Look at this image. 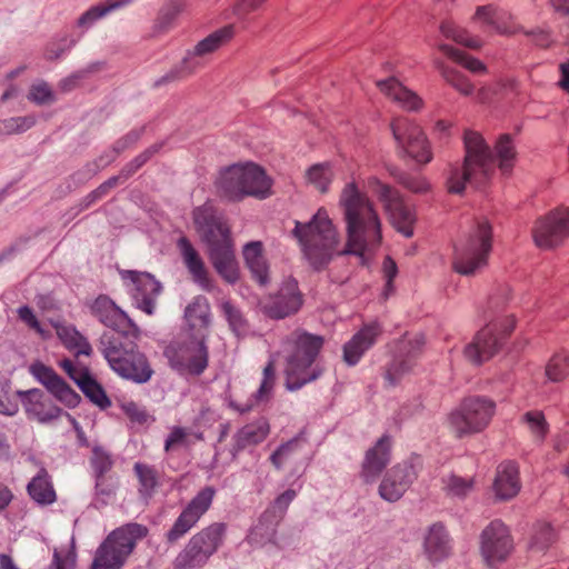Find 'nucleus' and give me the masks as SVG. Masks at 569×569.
<instances>
[{
	"label": "nucleus",
	"mask_w": 569,
	"mask_h": 569,
	"mask_svg": "<svg viewBox=\"0 0 569 569\" xmlns=\"http://www.w3.org/2000/svg\"><path fill=\"white\" fill-rule=\"evenodd\" d=\"M147 533V527L136 522L117 528L98 547L91 569H120Z\"/></svg>",
	"instance_id": "nucleus-8"
},
{
	"label": "nucleus",
	"mask_w": 569,
	"mask_h": 569,
	"mask_svg": "<svg viewBox=\"0 0 569 569\" xmlns=\"http://www.w3.org/2000/svg\"><path fill=\"white\" fill-rule=\"evenodd\" d=\"M17 392L12 391L9 379L0 376V413L4 416H14L19 411Z\"/></svg>",
	"instance_id": "nucleus-46"
},
{
	"label": "nucleus",
	"mask_w": 569,
	"mask_h": 569,
	"mask_svg": "<svg viewBox=\"0 0 569 569\" xmlns=\"http://www.w3.org/2000/svg\"><path fill=\"white\" fill-rule=\"evenodd\" d=\"M214 184L218 193L230 201H241L248 197L263 200L272 193L271 178L260 166L252 162L222 169Z\"/></svg>",
	"instance_id": "nucleus-5"
},
{
	"label": "nucleus",
	"mask_w": 569,
	"mask_h": 569,
	"mask_svg": "<svg viewBox=\"0 0 569 569\" xmlns=\"http://www.w3.org/2000/svg\"><path fill=\"white\" fill-rule=\"evenodd\" d=\"M521 421L526 425L535 442L541 443L545 440L549 425L541 411H528L522 416Z\"/></svg>",
	"instance_id": "nucleus-43"
},
{
	"label": "nucleus",
	"mask_w": 569,
	"mask_h": 569,
	"mask_svg": "<svg viewBox=\"0 0 569 569\" xmlns=\"http://www.w3.org/2000/svg\"><path fill=\"white\" fill-rule=\"evenodd\" d=\"M421 467L418 457L410 458L393 466L379 486L380 497L389 502L398 501L417 479Z\"/></svg>",
	"instance_id": "nucleus-16"
},
{
	"label": "nucleus",
	"mask_w": 569,
	"mask_h": 569,
	"mask_svg": "<svg viewBox=\"0 0 569 569\" xmlns=\"http://www.w3.org/2000/svg\"><path fill=\"white\" fill-rule=\"evenodd\" d=\"M339 204L346 221V243L341 247L339 232L325 208H319L307 222L295 221L291 233L302 257L315 270H322L338 256L353 254L367 264L369 256L380 246V220L372 203L353 183L341 191Z\"/></svg>",
	"instance_id": "nucleus-1"
},
{
	"label": "nucleus",
	"mask_w": 569,
	"mask_h": 569,
	"mask_svg": "<svg viewBox=\"0 0 569 569\" xmlns=\"http://www.w3.org/2000/svg\"><path fill=\"white\" fill-rule=\"evenodd\" d=\"M27 98L29 101L38 106L51 104L56 101L53 90L43 80H37L30 86Z\"/></svg>",
	"instance_id": "nucleus-49"
},
{
	"label": "nucleus",
	"mask_w": 569,
	"mask_h": 569,
	"mask_svg": "<svg viewBox=\"0 0 569 569\" xmlns=\"http://www.w3.org/2000/svg\"><path fill=\"white\" fill-rule=\"evenodd\" d=\"M498 167L502 173H508L515 166L517 152L509 134H502L496 143Z\"/></svg>",
	"instance_id": "nucleus-42"
},
{
	"label": "nucleus",
	"mask_w": 569,
	"mask_h": 569,
	"mask_svg": "<svg viewBox=\"0 0 569 569\" xmlns=\"http://www.w3.org/2000/svg\"><path fill=\"white\" fill-rule=\"evenodd\" d=\"M193 222L208 246V253L217 273L228 283L239 279L230 228L210 203L193 210Z\"/></svg>",
	"instance_id": "nucleus-2"
},
{
	"label": "nucleus",
	"mask_w": 569,
	"mask_h": 569,
	"mask_svg": "<svg viewBox=\"0 0 569 569\" xmlns=\"http://www.w3.org/2000/svg\"><path fill=\"white\" fill-rule=\"evenodd\" d=\"M120 276L123 281H129L127 284L130 286L134 306L147 315H152L156 308V299L161 292L160 282L148 272L120 270Z\"/></svg>",
	"instance_id": "nucleus-18"
},
{
	"label": "nucleus",
	"mask_w": 569,
	"mask_h": 569,
	"mask_svg": "<svg viewBox=\"0 0 569 569\" xmlns=\"http://www.w3.org/2000/svg\"><path fill=\"white\" fill-rule=\"evenodd\" d=\"M133 1L134 0H106L103 3L92 6L79 17L78 26L81 28H88L99 19L129 6Z\"/></svg>",
	"instance_id": "nucleus-37"
},
{
	"label": "nucleus",
	"mask_w": 569,
	"mask_h": 569,
	"mask_svg": "<svg viewBox=\"0 0 569 569\" xmlns=\"http://www.w3.org/2000/svg\"><path fill=\"white\" fill-rule=\"evenodd\" d=\"M243 258L252 278L261 286L269 281V264L261 241L248 242L243 248Z\"/></svg>",
	"instance_id": "nucleus-32"
},
{
	"label": "nucleus",
	"mask_w": 569,
	"mask_h": 569,
	"mask_svg": "<svg viewBox=\"0 0 569 569\" xmlns=\"http://www.w3.org/2000/svg\"><path fill=\"white\" fill-rule=\"evenodd\" d=\"M390 448V438L388 436H383L367 451L361 471V475L367 482L373 481L389 463Z\"/></svg>",
	"instance_id": "nucleus-28"
},
{
	"label": "nucleus",
	"mask_w": 569,
	"mask_h": 569,
	"mask_svg": "<svg viewBox=\"0 0 569 569\" xmlns=\"http://www.w3.org/2000/svg\"><path fill=\"white\" fill-rule=\"evenodd\" d=\"M492 249V228L487 220L478 221L455 248L452 268L461 276H475L488 266Z\"/></svg>",
	"instance_id": "nucleus-7"
},
{
	"label": "nucleus",
	"mask_w": 569,
	"mask_h": 569,
	"mask_svg": "<svg viewBox=\"0 0 569 569\" xmlns=\"http://www.w3.org/2000/svg\"><path fill=\"white\" fill-rule=\"evenodd\" d=\"M90 466L94 477H102L111 470L113 459L104 448L96 446L90 457Z\"/></svg>",
	"instance_id": "nucleus-51"
},
{
	"label": "nucleus",
	"mask_w": 569,
	"mask_h": 569,
	"mask_svg": "<svg viewBox=\"0 0 569 569\" xmlns=\"http://www.w3.org/2000/svg\"><path fill=\"white\" fill-rule=\"evenodd\" d=\"M569 375V353L560 351L556 353L546 367V376L549 380L558 382Z\"/></svg>",
	"instance_id": "nucleus-47"
},
{
	"label": "nucleus",
	"mask_w": 569,
	"mask_h": 569,
	"mask_svg": "<svg viewBox=\"0 0 569 569\" xmlns=\"http://www.w3.org/2000/svg\"><path fill=\"white\" fill-rule=\"evenodd\" d=\"M496 411V403L486 397H468L448 416L449 430L462 438L485 430Z\"/></svg>",
	"instance_id": "nucleus-9"
},
{
	"label": "nucleus",
	"mask_w": 569,
	"mask_h": 569,
	"mask_svg": "<svg viewBox=\"0 0 569 569\" xmlns=\"http://www.w3.org/2000/svg\"><path fill=\"white\" fill-rule=\"evenodd\" d=\"M180 254L192 282L203 291H212L213 282L204 260L184 237H180Z\"/></svg>",
	"instance_id": "nucleus-23"
},
{
	"label": "nucleus",
	"mask_w": 569,
	"mask_h": 569,
	"mask_svg": "<svg viewBox=\"0 0 569 569\" xmlns=\"http://www.w3.org/2000/svg\"><path fill=\"white\" fill-rule=\"evenodd\" d=\"M96 486H94V495L98 501L102 505H107L109 499L114 495L117 486L116 482L111 480V478L94 477Z\"/></svg>",
	"instance_id": "nucleus-60"
},
{
	"label": "nucleus",
	"mask_w": 569,
	"mask_h": 569,
	"mask_svg": "<svg viewBox=\"0 0 569 569\" xmlns=\"http://www.w3.org/2000/svg\"><path fill=\"white\" fill-rule=\"evenodd\" d=\"M91 315L106 327L114 330V333L126 332L128 328L137 331V327L108 296H98L90 305Z\"/></svg>",
	"instance_id": "nucleus-20"
},
{
	"label": "nucleus",
	"mask_w": 569,
	"mask_h": 569,
	"mask_svg": "<svg viewBox=\"0 0 569 569\" xmlns=\"http://www.w3.org/2000/svg\"><path fill=\"white\" fill-rule=\"evenodd\" d=\"M425 552L430 561H440L450 553V539L446 528L440 523L432 525L425 538Z\"/></svg>",
	"instance_id": "nucleus-33"
},
{
	"label": "nucleus",
	"mask_w": 569,
	"mask_h": 569,
	"mask_svg": "<svg viewBox=\"0 0 569 569\" xmlns=\"http://www.w3.org/2000/svg\"><path fill=\"white\" fill-rule=\"evenodd\" d=\"M382 333V328L378 322L365 325L352 338L343 346V360L349 366L357 365L361 357L368 351Z\"/></svg>",
	"instance_id": "nucleus-24"
},
{
	"label": "nucleus",
	"mask_w": 569,
	"mask_h": 569,
	"mask_svg": "<svg viewBox=\"0 0 569 569\" xmlns=\"http://www.w3.org/2000/svg\"><path fill=\"white\" fill-rule=\"evenodd\" d=\"M516 321L512 316H507L501 320H495L480 329L473 340L466 346L465 357L477 365L493 357L505 338L515 329Z\"/></svg>",
	"instance_id": "nucleus-11"
},
{
	"label": "nucleus",
	"mask_w": 569,
	"mask_h": 569,
	"mask_svg": "<svg viewBox=\"0 0 569 569\" xmlns=\"http://www.w3.org/2000/svg\"><path fill=\"white\" fill-rule=\"evenodd\" d=\"M302 305V297L295 279L286 280L276 295L260 300L264 315L272 319H283L296 313Z\"/></svg>",
	"instance_id": "nucleus-19"
},
{
	"label": "nucleus",
	"mask_w": 569,
	"mask_h": 569,
	"mask_svg": "<svg viewBox=\"0 0 569 569\" xmlns=\"http://www.w3.org/2000/svg\"><path fill=\"white\" fill-rule=\"evenodd\" d=\"M445 490L448 495L463 498L473 489V480L451 475L443 479Z\"/></svg>",
	"instance_id": "nucleus-54"
},
{
	"label": "nucleus",
	"mask_w": 569,
	"mask_h": 569,
	"mask_svg": "<svg viewBox=\"0 0 569 569\" xmlns=\"http://www.w3.org/2000/svg\"><path fill=\"white\" fill-rule=\"evenodd\" d=\"M377 84L382 93H385L406 110H418L422 104L421 99L415 92L403 87L395 78L379 81Z\"/></svg>",
	"instance_id": "nucleus-34"
},
{
	"label": "nucleus",
	"mask_w": 569,
	"mask_h": 569,
	"mask_svg": "<svg viewBox=\"0 0 569 569\" xmlns=\"http://www.w3.org/2000/svg\"><path fill=\"white\" fill-rule=\"evenodd\" d=\"M28 492L40 505H50L56 500V492L43 469L29 482Z\"/></svg>",
	"instance_id": "nucleus-41"
},
{
	"label": "nucleus",
	"mask_w": 569,
	"mask_h": 569,
	"mask_svg": "<svg viewBox=\"0 0 569 569\" xmlns=\"http://www.w3.org/2000/svg\"><path fill=\"white\" fill-rule=\"evenodd\" d=\"M224 525L212 523L192 537L184 551L183 568L201 567L218 549L224 533Z\"/></svg>",
	"instance_id": "nucleus-17"
},
{
	"label": "nucleus",
	"mask_w": 569,
	"mask_h": 569,
	"mask_svg": "<svg viewBox=\"0 0 569 569\" xmlns=\"http://www.w3.org/2000/svg\"><path fill=\"white\" fill-rule=\"evenodd\" d=\"M373 191L383 203L389 213L391 224L406 238L413 236V226L417 220L416 210L408 204L402 196L393 188L378 180H373Z\"/></svg>",
	"instance_id": "nucleus-14"
},
{
	"label": "nucleus",
	"mask_w": 569,
	"mask_h": 569,
	"mask_svg": "<svg viewBox=\"0 0 569 569\" xmlns=\"http://www.w3.org/2000/svg\"><path fill=\"white\" fill-rule=\"evenodd\" d=\"M31 375L42 383L50 393L66 406L73 408L79 401L78 393L50 367L36 362L30 366Z\"/></svg>",
	"instance_id": "nucleus-21"
},
{
	"label": "nucleus",
	"mask_w": 569,
	"mask_h": 569,
	"mask_svg": "<svg viewBox=\"0 0 569 569\" xmlns=\"http://www.w3.org/2000/svg\"><path fill=\"white\" fill-rule=\"evenodd\" d=\"M221 309L231 330L236 335L243 333L247 329V323L241 311L230 301H223Z\"/></svg>",
	"instance_id": "nucleus-55"
},
{
	"label": "nucleus",
	"mask_w": 569,
	"mask_h": 569,
	"mask_svg": "<svg viewBox=\"0 0 569 569\" xmlns=\"http://www.w3.org/2000/svg\"><path fill=\"white\" fill-rule=\"evenodd\" d=\"M463 143V161L449 164L446 173V188L451 194H463L468 184L485 186L495 172L496 158L480 133L466 131Z\"/></svg>",
	"instance_id": "nucleus-3"
},
{
	"label": "nucleus",
	"mask_w": 569,
	"mask_h": 569,
	"mask_svg": "<svg viewBox=\"0 0 569 569\" xmlns=\"http://www.w3.org/2000/svg\"><path fill=\"white\" fill-rule=\"evenodd\" d=\"M36 122L34 116L12 117L1 122V129L8 134H18L32 128Z\"/></svg>",
	"instance_id": "nucleus-56"
},
{
	"label": "nucleus",
	"mask_w": 569,
	"mask_h": 569,
	"mask_svg": "<svg viewBox=\"0 0 569 569\" xmlns=\"http://www.w3.org/2000/svg\"><path fill=\"white\" fill-rule=\"evenodd\" d=\"M440 29L446 38L452 39L467 48L480 49L482 46L480 38L470 36L466 29L457 27L451 22H443Z\"/></svg>",
	"instance_id": "nucleus-45"
},
{
	"label": "nucleus",
	"mask_w": 569,
	"mask_h": 569,
	"mask_svg": "<svg viewBox=\"0 0 569 569\" xmlns=\"http://www.w3.org/2000/svg\"><path fill=\"white\" fill-rule=\"evenodd\" d=\"M134 471L140 483L139 492L146 498L150 497L158 483L156 471L139 462L134 465Z\"/></svg>",
	"instance_id": "nucleus-52"
},
{
	"label": "nucleus",
	"mask_w": 569,
	"mask_h": 569,
	"mask_svg": "<svg viewBox=\"0 0 569 569\" xmlns=\"http://www.w3.org/2000/svg\"><path fill=\"white\" fill-rule=\"evenodd\" d=\"M398 148L416 162L427 164L432 151L421 128L408 118H396L390 124Z\"/></svg>",
	"instance_id": "nucleus-13"
},
{
	"label": "nucleus",
	"mask_w": 569,
	"mask_h": 569,
	"mask_svg": "<svg viewBox=\"0 0 569 569\" xmlns=\"http://www.w3.org/2000/svg\"><path fill=\"white\" fill-rule=\"evenodd\" d=\"M214 489L206 487L180 512V536L189 531L210 508Z\"/></svg>",
	"instance_id": "nucleus-29"
},
{
	"label": "nucleus",
	"mask_w": 569,
	"mask_h": 569,
	"mask_svg": "<svg viewBox=\"0 0 569 569\" xmlns=\"http://www.w3.org/2000/svg\"><path fill=\"white\" fill-rule=\"evenodd\" d=\"M76 383L84 396L101 409H106L111 405L104 389L90 372H84L82 376L78 377V379H76Z\"/></svg>",
	"instance_id": "nucleus-38"
},
{
	"label": "nucleus",
	"mask_w": 569,
	"mask_h": 569,
	"mask_svg": "<svg viewBox=\"0 0 569 569\" xmlns=\"http://www.w3.org/2000/svg\"><path fill=\"white\" fill-rule=\"evenodd\" d=\"M323 346V338L296 330L283 343L287 365L286 387L293 391L305 385L317 380L323 372V368L316 363V358Z\"/></svg>",
	"instance_id": "nucleus-4"
},
{
	"label": "nucleus",
	"mask_w": 569,
	"mask_h": 569,
	"mask_svg": "<svg viewBox=\"0 0 569 569\" xmlns=\"http://www.w3.org/2000/svg\"><path fill=\"white\" fill-rule=\"evenodd\" d=\"M17 395L21 398L27 413L40 422L51 421L62 413V410L54 406L40 389L17 391Z\"/></svg>",
	"instance_id": "nucleus-27"
},
{
	"label": "nucleus",
	"mask_w": 569,
	"mask_h": 569,
	"mask_svg": "<svg viewBox=\"0 0 569 569\" xmlns=\"http://www.w3.org/2000/svg\"><path fill=\"white\" fill-rule=\"evenodd\" d=\"M121 408L131 422L139 426L147 425L152 420L148 412L133 401L122 403Z\"/></svg>",
	"instance_id": "nucleus-63"
},
{
	"label": "nucleus",
	"mask_w": 569,
	"mask_h": 569,
	"mask_svg": "<svg viewBox=\"0 0 569 569\" xmlns=\"http://www.w3.org/2000/svg\"><path fill=\"white\" fill-rule=\"evenodd\" d=\"M423 345L425 339L420 333H406L396 342L393 358L385 373V380L389 386H396L403 377L413 371L422 353Z\"/></svg>",
	"instance_id": "nucleus-12"
},
{
	"label": "nucleus",
	"mask_w": 569,
	"mask_h": 569,
	"mask_svg": "<svg viewBox=\"0 0 569 569\" xmlns=\"http://www.w3.org/2000/svg\"><path fill=\"white\" fill-rule=\"evenodd\" d=\"M308 181L320 192H326L333 179V172L328 163H318L307 171Z\"/></svg>",
	"instance_id": "nucleus-48"
},
{
	"label": "nucleus",
	"mask_w": 569,
	"mask_h": 569,
	"mask_svg": "<svg viewBox=\"0 0 569 569\" xmlns=\"http://www.w3.org/2000/svg\"><path fill=\"white\" fill-rule=\"evenodd\" d=\"M555 541V531L549 523H541L537 527L530 542L532 552H543Z\"/></svg>",
	"instance_id": "nucleus-53"
},
{
	"label": "nucleus",
	"mask_w": 569,
	"mask_h": 569,
	"mask_svg": "<svg viewBox=\"0 0 569 569\" xmlns=\"http://www.w3.org/2000/svg\"><path fill=\"white\" fill-rule=\"evenodd\" d=\"M99 350L120 377L137 383H144L152 377L153 370L146 356L122 333L103 332L99 340Z\"/></svg>",
	"instance_id": "nucleus-6"
},
{
	"label": "nucleus",
	"mask_w": 569,
	"mask_h": 569,
	"mask_svg": "<svg viewBox=\"0 0 569 569\" xmlns=\"http://www.w3.org/2000/svg\"><path fill=\"white\" fill-rule=\"evenodd\" d=\"M270 427L264 418H260L243 426L234 436V448L243 450L250 446H257L269 435Z\"/></svg>",
	"instance_id": "nucleus-35"
},
{
	"label": "nucleus",
	"mask_w": 569,
	"mask_h": 569,
	"mask_svg": "<svg viewBox=\"0 0 569 569\" xmlns=\"http://www.w3.org/2000/svg\"><path fill=\"white\" fill-rule=\"evenodd\" d=\"M184 319L193 331L192 335L204 333L208 336V328L211 323L210 303L204 296H197L186 307Z\"/></svg>",
	"instance_id": "nucleus-31"
},
{
	"label": "nucleus",
	"mask_w": 569,
	"mask_h": 569,
	"mask_svg": "<svg viewBox=\"0 0 569 569\" xmlns=\"http://www.w3.org/2000/svg\"><path fill=\"white\" fill-rule=\"evenodd\" d=\"M204 333L191 335L180 347V370L191 376H200L208 367L209 351Z\"/></svg>",
	"instance_id": "nucleus-22"
},
{
	"label": "nucleus",
	"mask_w": 569,
	"mask_h": 569,
	"mask_svg": "<svg viewBox=\"0 0 569 569\" xmlns=\"http://www.w3.org/2000/svg\"><path fill=\"white\" fill-rule=\"evenodd\" d=\"M475 18L478 20H481L483 23L491 27L497 33L500 34H511L512 31L507 28L500 26L497 20L495 19V9L492 6H482L478 7Z\"/></svg>",
	"instance_id": "nucleus-59"
},
{
	"label": "nucleus",
	"mask_w": 569,
	"mask_h": 569,
	"mask_svg": "<svg viewBox=\"0 0 569 569\" xmlns=\"http://www.w3.org/2000/svg\"><path fill=\"white\" fill-rule=\"evenodd\" d=\"M497 499L509 500L520 490L519 471L515 462L506 461L498 466L493 482Z\"/></svg>",
	"instance_id": "nucleus-30"
},
{
	"label": "nucleus",
	"mask_w": 569,
	"mask_h": 569,
	"mask_svg": "<svg viewBox=\"0 0 569 569\" xmlns=\"http://www.w3.org/2000/svg\"><path fill=\"white\" fill-rule=\"evenodd\" d=\"M441 74L446 82H448L452 88H455L458 92H460L463 96H469L473 92V84L470 82V80L462 74L460 71L442 67L441 68Z\"/></svg>",
	"instance_id": "nucleus-50"
},
{
	"label": "nucleus",
	"mask_w": 569,
	"mask_h": 569,
	"mask_svg": "<svg viewBox=\"0 0 569 569\" xmlns=\"http://www.w3.org/2000/svg\"><path fill=\"white\" fill-rule=\"evenodd\" d=\"M298 441L290 440L283 445H281L270 457L271 463L280 469L283 462L289 458V456L297 449Z\"/></svg>",
	"instance_id": "nucleus-64"
},
{
	"label": "nucleus",
	"mask_w": 569,
	"mask_h": 569,
	"mask_svg": "<svg viewBox=\"0 0 569 569\" xmlns=\"http://www.w3.org/2000/svg\"><path fill=\"white\" fill-rule=\"evenodd\" d=\"M56 330L59 339L67 348L76 349L79 355L90 356L92 353L90 342L74 327L61 325L57 326Z\"/></svg>",
	"instance_id": "nucleus-40"
},
{
	"label": "nucleus",
	"mask_w": 569,
	"mask_h": 569,
	"mask_svg": "<svg viewBox=\"0 0 569 569\" xmlns=\"http://www.w3.org/2000/svg\"><path fill=\"white\" fill-rule=\"evenodd\" d=\"M234 36V27L232 24L224 26L198 42L194 47L196 56H204L214 52L221 46L230 41Z\"/></svg>",
	"instance_id": "nucleus-39"
},
{
	"label": "nucleus",
	"mask_w": 569,
	"mask_h": 569,
	"mask_svg": "<svg viewBox=\"0 0 569 569\" xmlns=\"http://www.w3.org/2000/svg\"><path fill=\"white\" fill-rule=\"evenodd\" d=\"M278 522L276 518L271 517V511H264L248 535V542L254 547L274 543Z\"/></svg>",
	"instance_id": "nucleus-36"
},
{
	"label": "nucleus",
	"mask_w": 569,
	"mask_h": 569,
	"mask_svg": "<svg viewBox=\"0 0 569 569\" xmlns=\"http://www.w3.org/2000/svg\"><path fill=\"white\" fill-rule=\"evenodd\" d=\"M399 182L415 193H426L430 190V183L422 176L403 174L400 177Z\"/></svg>",
	"instance_id": "nucleus-62"
},
{
	"label": "nucleus",
	"mask_w": 569,
	"mask_h": 569,
	"mask_svg": "<svg viewBox=\"0 0 569 569\" xmlns=\"http://www.w3.org/2000/svg\"><path fill=\"white\" fill-rule=\"evenodd\" d=\"M297 497V491L293 489H287L281 495H279L272 506L267 509L266 511H271V517L276 518L277 521H280L282 517L284 516L288 507L290 503L295 500Z\"/></svg>",
	"instance_id": "nucleus-58"
},
{
	"label": "nucleus",
	"mask_w": 569,
	"mask_h": 569,
	"mask_svg": "<svg viewBox=\"0 0 569 569\" xmlns=\"http://www.w3.org/2000/svg\"><path fill=\"white\" fill-rule=\"evenodd\" d=\"M158 151V146H152L144 150L142 153L137 156L132 161L126 164L121 170V176L123 179H128L131 177L138 169H140L156 152Z\"/></svg>",
	"instance_id": "nucleus-61"
},
{
	"label": "nucleus",
	"mask_w": 569,
	"mask_h": 569,
	"mask_svg": "<svg viewBox=\"0 0 569 569\" xmlns=\"http://www.w3.org/2000/svg\"><path fill=\"white\" fill-rule=\"evenodd\" d=\"M382 333V328L378 322L365 325L352 338L343 346V360L349 366L357 365L361 357L368 351Z\"/></svg>",
	"instance_id": "nucleus-26"
},
{
	"label": "nucleus",
	"mask_w": 569,
	"mask_h": 569,
	"mask_svg": "<svg viewBox=\"0 0 569 569\" xmlns=\"http://www.w3.org/2000/svg\"><path fill=\"white\" fill-rule=\"evenodd\" d=\"M510 528L500 519L490 521L479 535V555L489 569H498L515 551Z\"/></svg>",
	"instance_id": "nucleus-10"
},
{
	"label": "nucleus",
	"mask_w": 569,
	"mask_h": 569,
	"mask_svg": "<svg viewBox=\"0 0 569 569\" xmlns=\"http://www.w3.org/2000/svg\"><path fill=\"white\" fill-rule=\"evenodd\" d=\"M535 243L541 249H552L569 238V208L558 207L539 218L533 226Z\"/></svg>",
	"instance_id": "nucleus-15"
},
{
	"label": "nucleus",
	"mask_w": 569,
	"mask_h": 569,
	"mask_svg": "<svg viewBox=\"0 0 569 569\" xmlns=\"http://www.w3.org/2000/svg\"><path fill=\"white\" fill-rule=\"evenodd\" d=\"M262 381L256 393L258 401H262L269 398L276 381V368L274 361L270 360L263 369Z\"/></svg>",
	"instance_id": "nucleus-57"
},
{
	"label": "nucleus",
	"mask_w": 569,
	"mask_h": 569,
	"mask_svg": "<svg viewBox=\"0 0 569 569\" xmlns=\"http://www.w3.org/2000/svg\"><path fill=\"white\" fill-rule=\"evenodd\" d=\"M440 51H442L447 57L452 59L453 61L460 63L466 69L473 73H485L487 71V67L477 58H473L459 49L453 48L449 44H440Z\"/></svg>",
	"instance_id": "nucleus-44"
},
{
	"label": "nucleus",
	"mask_w": 569,
	"mask_h": 569,
	"mask_svg": "<svg viewBox=\"0 0 569 569\" xmlns=\"http://www.w3.org/2000/svg\"><path fill=\"white\" fill-rule=\"evenodd\" d=\"M382 333V328L378 322L365 325L352 338L343 346V360L349 366L357 365L361 357L368 351Z\"/></svg>",
	"instance_id": "nucleus-25"
}]
</instances>
